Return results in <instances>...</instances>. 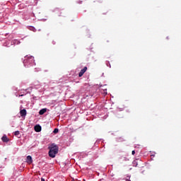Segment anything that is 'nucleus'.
I'll return each mask as SVG.
<instances>
[{
  "label": "nucleus",
  "instance_id": "obj_23",
  "mask_svg": "<svg viewBox=\"0 0 181 181\" xmlns=\"http://www.w3.org/2000/svg\"><path fill=\"white\" fill-rule=\"evenodd\" d=\"M123 160L127 161V160H129V159H128V158H127V157H124Z\"/></svg>",
  "mask_w": 181,
  "mask_h": 181
},
{
  "label": "nucleus",
  "instance_id": "obj_9",
  "mask_svg": "<svg viewBox=\"0 0 181 181\" xmlns=\"http://www.w3.org/2000/svg\"><path fill=\"white\" fill-rule=\"evenodd\" d=\"M1 141H3V142H9V139L6 135H4L1 138Z\"/></svg>",
  "mask_w": 181,
  "mask_h": 181
},
{
  "label": "nucleus",
  "instance_id": "obj_5",
  "mask_svg": "<svg viewBox=\"0 0 181 181\" xmlns=\"http://www.w3.org/2000/svg\"><path fill=\"white\" fill-rule=\"evenodd\" d=\"M20 44H21V42L18 40H13L11 41V46H13L15 45H20Z\"/></svg>",
  "mask_w": 181,
  "mask_h": 181
},
{
  "label": "nucleus",
  "instance_id": "obj_32",
  "mask_svg": "<svg viewBox=\"0 0 181 181\" xmlns=\"http://www.w3.org/2000/svg\"><path fill=\"white\" fill-rule=\"evenodd\" d=\"M43 21H46V19H44Z\"/></svg>",
  "mask_w": 181,
  "mask_h": 181
},
{
  "label": "nucleus",
  "instance_id": "obj_7",
  "mask_svg": "<svg viewBox=\"0 0 181 181\" xmlns=\"http://www.w3.org/2000/svg\"><path fill=\"white\" fill-rule=\"evenodd\" d=\"M20 114H21V117H26L27 112H26L25 109L21 110L20 111Z\"/></svg>",
  "mask_w": 181,
  "mask_h": 181
},
{
  "label": "nucleus",
  "instance_id": "obj_18",
  "mask_svg": "<svg viewBox=\"0 0 181 181\" xmlns=\"http://www.w3.org/2000/svg\"><path fill=\"white\" fill-rule=\"evenodd\" d=\"M106 66L107 67H110V69H111V64L110 63V62H108V61L106 62Z\"/></svg>",
  "mask_w": 181,
  "mask_h": 181
},
{
  "label": "nucleus",
  "instance_id": "obj_11",
  "mask_svg": "<svg viewBox=\"0 0 181 181\" xmlns=\"http://www.w3.org/2000/svg\"><path fill=\"white\" fill-rule=\"evenodd\" d=\"M40 87H41L40 84L37 83V84H35L33 86V88H35V90H39V88H40Z\"/></svg>",
  "mask_w": 181,
  "mask_h": 181
},
{
  "label": "nucleus",
  "instance_id": "obj_17",
  "mask_svg": "<svg viewBox=\"0 0 181 181\" xmlns=\"http://www.w3.org/2000/svg\"><path fill=\"white\" fill-rule=\"evenodd\" d=\"M20 134H21V132H20L19 131H16V132H14V135H15L16 136H18V135H20Z\"/></svg>",
  "mask_w": 181,
  "mask_h": 181
},
{
  "label": "nucleus",
  "instance_id": "obj_20",
  "mask_svg": "<svg viewBox=\"0 0 181 181\" xmlns=\"http://www.w3.org/2000/svg\"><path fill=\"white\" fill-rule=\"evenodd\" d=\"M126 181H131V175L127 176Z\"/></svg>",
  "mask_w": 181,
  "mask_h": 181
},
{
  "label": "nucleus",
  "instance_id": "obj_4",
  "mask_svg": "<svg viewBox=\"0 0 181 181\" xmlns=\"http://www.w3.org/2000/svg\"><path fill=\"white\" fill-rule=\"evenodd\" d=\"M11 42H12L11 40H6V42L4 43V46L6 47H11V46H12V45H11Z\"/></svg>",
  "mask_w": 181,
  "mask_h": 181
},
{
  "label": "nucleus",
  "instance_id": "obj_21",
  "mask_svg": "<svg viewBox=\"0 0 181 181\" xmlns=\"http://www.w3.org/2000/svg\"><path fill=\"white\" fill-rule=\"evenodd\" d=\"M82 70L86 73V71H87V66L83 67Z\"/></svg>",
  "mask_w": 181,
  "mask_h": 181
},
{
  "label": "nucleus",
  "instance_id": "obj_13",
  "mask_svg": "<svg viewBox=\"0 0 181 181\" xmlns=\"http://www.w3.org/2000/svg\"><path fill=\"white\" fill-rule=\"evenodd\" d=\"M132 165L133 166H134L135 168H136L138 166V161H136V160H134L133 162H132Z\"/></svg>",
  "mask_w": 181,
  "mask_h": 181
},
{
  "label": "nucleus",
  "instance_id": "obj_31",
  "mask_svg": "<svg viewBox=\"0 0 181 181\" xmlns=\"http://www.w3.org/2000/svg\"><path fill=\"white\" fill-rule=\"evenodd\" d=\"M83 1H79L78 4H82Z\"/></svg>",
  "mask_w": 181,
  "mask_h": 181
},
{
  "label": "nucleus",
  "instance_id": "obj_3",
  "mask_svg": "<svg viewBox=\"0 0 181 181\" xmlns=\"http://www.w3.org/2000/svg\"><path fill=\"white\" fill-rule=\"evenodd\" d=\"M34 129L35 132H40V131H42V126H40V124H36L34 127Z\"/></svg>",
  "mask_w": 181,
  "mask_h": 181
},
{
  "label": "nucleus",
  "instance_id": "obj_30",
  "mask_svg": "<svg viewBox=\"0 0 181 181\" xmlns=\"http://www.w3.org/2000/svg\"><path fill=\"white\" fill-rule=\"evenodd\" d=\"M9 39H12V35H10Z\"/></svg>",
  "mask_w": 181,
  "mask_h": 181
},
{
  "label": "nucleus",
  "instance_id": "obj_29",
  "mask_svg": "<svg viewBox=\"0 0 181 181\" xmlns=\"http://www.w3.org/2000/svg\"><path fill=\"white\" fill-rule=\"evenodd\" d=\"M53 45H56V42L54 41L52 42Z\"/></svg>",
  "mask_w": 181,
  "mask_h": 181
},
{
  "label": "nucleus",
  "instance_id": "obj_12",
  "mask_svg": "<svg viewBox=\"0 0 181 181\" xmlns=\"http://www.w3.org/2000/svg\"><path fill=\"white\" fill-rule=\"evenodd\" d=\"M33 89V86L25 89V91L27 92V94H30V93H32Z\"/></svg>",
  "mask_w": 181,
  "mask_h": 181
},
{
  "label": "nucleus",
  "instance_id": "obj_16",
  "mask_svg": "<svg viewBox=\"0 0 181 181\" xmlns=\"http://www.w3.org/2000/svg\"><path fill=\"white\" fill-rule=\"evenodd\" d=\"M53 134H59V129L55 128L53 131Z\"/></svg>",
  "mask_w": 181,
  "mask_h": 181
},
{
  "label": "nucleus",
  "instance_id": "obj_6",
  "mask_svg": "<svg viewBox=\"0 0 181 181\" xmlns=\"http://www.w3.org/2000/svg\"><path fill=\"white\" fill-rule=\"evenodd\" d=\"M26 94H28V92L26 91V90H23L18 94V97H23V95H26Z\"/></svg>",
  "mask_w": 181,
  "mask_h": 181
},
{
  "label": "nucleus",
  "instance_id": "obj_26",
  "mask_svg": "<svg viewBox=\"0 0 181 181\" xmlns=\"http://www.w3.org/2000/svg\"><path fill=\"white\" fill-rule=\"evenodd\" d=\"M132 154L135 155V151L134 150L132 151Z\"/></svg>",
  "mask_w": 181,
  "mask_h": 181
},
{
  "label": "nucleus",
  "instance_id": "obj_10",
  "mask_svg": "<svg viewBox=\"0 0 181 181\" xmlns=\"http://www.w3.org/2000/svg\"><path fill=\"white\" fill-rule=\"evenodd\" d=\"M47 111V109L46 108H42L39 111V115H43Z\"/></svg>",
  "mask_w": 181,
  "mask_h": 181
},
{
  "label": "nucleus",
  "instance_id": "obj_28",
  "mask_svg": "<svg viewBox=\"0 0 181 181\" xmlns=\"http://www.w3.org/2000/svg\"><path fill=\"white\" fill-rule=\"evenodd\" d=\"M151 156L155 158V154H152Z\"/></svg>",
  "mask_w": 181,
  "mask_h": 181
},
{
  "label": "nucleus",
  "instance_id": "obj_2",
  "mask_svg": "<svg viewBox=\"0 0 181 181\" xmlns=\"http://www.w3.org/2000/svg\"><path fill=\"white\" fill-rule=\"evenodd\" d=\"M49 149L48 155L49 158H56V155L59 153V146L55 144H52L50 146L48 147Z\"/></svg>",
  "mask_w": 181,
  "mask_h": 181
},
{
  "label": "nucleus",
  "instance_id": "obj_15",
  "mask_svg": "<svg viewBox=\"0 0 181 181\" xmlns=\"http://www.w3.org/2000/svg\"><path fill=\"white\" fill-rule=\"evenodd\" d=\"M29 30H32L33 32H36V28H35L33 26H30Z\"/></svg>",
  "mask_w": 181,
  "mask_h": 181
},
{
  "label": "nucleus",
  "instance_id": "obj_22",
  "mask_svg": "<svg viewBox=\"0 0 181 181\" xmlns=\"http://www.w3.org/2000/svg\"><path fill=\"white\" fill-rule=\"evenodd\" d=\"M82 155L83 156H87L88 155V153H82Z\"/></svg>",
  "mask_w": 181,
  "mask_h": 181
},
{
  "label": "nucleus",
  "instance_id": "obj_24",
  "mask_svg": "<svg viewBox=\"0 0 181 181\" xmlns=\"http://www.w3.org/2000/svg\"><path fill=\"white\" fill-rule=\"evenodd\" d=\"M122 141H123L122 138H119V140H118L119 142H122Z\"/></svg>",
  "mask_w": 181,
  "mask_h": 181
},
{
  "label": "nucleus",
  "instance_id": "obj_27",
  "mask_svg": "<svg viewBox=\"0 0 181 181\" xmlns=\"http://www.w3.org/2000/svg\"><path fill=\"white\" fill-rule=\"evenodd\" d=\"M41 181H46V180H45V178L42 177Z\"/></svg>",
  "mask_w": 181,
  "mask_h": 181
},
{
  "label": "nucleus",
  "instance_id": "obj_8",
  "mask_svg": "<svg viewBox=\"0 0 181 181\" xmlns=\"http://www.w3.org/2000/svg\"><path fill=\"white\" fill-rule=\"evenodd\" d=\"M26 162L28 163H32L33 162V160L32 159V156H27Z\"/></svg>",
  "mask_w": 181,
  "mask_h": 181
},
{
  "label": "nucleus",
  "instance_id": "obj_14",
  "mask_svg": "<svg viewBox=\"0 0 181 181\" xmlns=\"http://www.w3.org/2000/svg\"><path fill=\"white\" fill-rule=\"evenodd\" d=\"M86 72L81 69V71L78 74V77H82L83 74H84Z\"/></svg>",
  "mask_w": 181,
  "mask_h": 181
},
{
  "label": "nucleus",
  "instance_id": "obj_1",
  "mask_svg": "<svg viewBox=\"0 0 181 181\" xmlns=\"http://www.w3.org/2000/svg\"><path fill=\"white\" fill-rule=\"evenodd\" d=\"M24 67H32V66H35L36 63H35V57L25 56L24 57V60L23 61Z\"/></svg>",
  "mask_w": 181,
  "mask_h": 181
},
{
  "label": "nucleus",
  "instance_id": "obj_19",
  "mask_svg": "<svg viewBox=\"0 0 181 181\" xmlns=\"http://www.w3.org/2000/svg\"><path fill=\"white\" fill-rule=\"evenodd\" d=\"M100 141H103V139L97 140L95 143V146H97V145H98V144H100Z\"/></svg>",
  "mask_w": 181,
  "mask_h": 181
},
{
  "label": "nucleus",
  "instance_id": "obj_25",
  "mask_svg": "<svg viewBox=\"0 0 181 181\" xmlns=\"http://www.w3.org/2000/svg\"><path fill=\"white\" fill-rule=\"evenodd\" d=\"M103 91H104L105 94H106V95L107 94V89H104Z\"/></svg>",
  "mask_w": 181,
  "mask_h": 181
}]
</instances>
